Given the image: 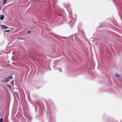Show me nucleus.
<instances>
[{"instance_id":"obj_1","label":"nucleus","mask_w":122,"mask_h":122,"mask_svg":"<svg viewBox=\"0 0 122 122\" xmlns=\"http://www.w3.org/2000/svg\"><path fill=\"white\" fill-rule=\"evenodd\" d=\"M0 27L2 29H6L8 27L5 25H1Z\"/></svg>"},{"instance_id":"obj_2","label":"nucleus","mask_w":122,"mask_h":122,"mask_svg":"<svg viewBox=\"0 0 122 122\" xmlns=\"http://www.w3.org/2000/svg\"><path fill=\"white\" fill-rule=\"evenodd\" d=\"M12 76H10L9 77H8L7 78H6L5 79L6 81V82L8 81H9L10 79H12Z\"/></svg>"},{"instance_id":"obj_3","label":"nucleus","mask_w":122,"mask_h":122,"mask_svg":"<svg viewBox=\"0 0 122 122\" xmlns=\"http://www.w3.org/2000/svg\"><path fill=\"white\" fill-rule=\"evenodd\" d=\"M115 76L117 78H120V76L118 74H115Z\"/></svg>"},{"instance_id":"obj_4","label":"nucleus","mask_w":122,"mask_h":122,"mask_svg":"<svg viewBox=\"0 0 122 122\" xmlns=\"http://www.w3.org/2000/svg\"><path fill=\"white\" fill-rule=\"evenodd\" d=\"M4 18V16L2 15H1L0 16V19L1 20H3Z\"/></svg>"},{"instance_id":"obj_5","label":"nucleus","mask_w":122,"mask_h":122,"mask_svg":"<svg viewBox=\"0 0 122 122\" xmlns=\"http://www.w3.org/2000/svg\"><path fill=\"white\" fill-rule=\"evenodd\" d=\"M7 0H3V5H4L6 2Z\"/></svg>"},{"instance_id":"obj_6","label":"nucleus","mask_w":122,"mask_h":122,"mask_svg":"<svg viewBox=\"0 0 122 122\" xmlns=\"http://www.w3.org/2000/svg\"><path fill=\"white\" fill-rule=\"evenodd\" d=\"M1 82H6V80H1Z\"/></svg>"},{"instance_id":"obj_7","label":"nucleus","mask_w":122,"mask_h":122,"mask_svg":"<svg viewBox=\"0 0 122 122\" xmlns=\"http://www.w3.org/2000/svg\"><path fill=\"white\" fill-rule=\"evenodd\" d=\"M7 87H9L10 89H11V87H10V85H7Z\"/></svg>"},{"instance_id":"obj_8","label":"nucleus","mask_w":122,"mask_h":122,"mask_svg":"<svg viewBox=\"0 0 122 122\" xmlns=\"http://www.w3.org/2000/svg\"><path fill=\"white\" fill-rule=\"evenodd\" d=\"M2 118H1L0 119V122H2Z\"/></svg>"},{"instance_id":"obj_9","label":"nucleus","mask_w":122,"mask_h":122,"mask_svg":"<svg viewBox=\"0 0 122 122\" xmlns=\"http://www.w3.org/2000/svg\"><path fill=\"white\" fill-rule=\"evenodd\" d=\"M15 94L16 96V97H17L18 96V94L17 93H15Z\"/></svg>"},{"instance_id":"obj_10","label":"nucleus","mask_w":122,"mask_h":122,"mask_svg":"<svg viewBox=\"0 0 122 122\" xmlns=\"http://www.w3.org/2000/svg\"><path fill=\"white\" fill-rule=\"evenodd\" d=\"M4 31L5 32H9L10 31L9 30H5Z\"/></svg>"},{"instance_id":"obj_11","label":"nucleus","mask_w":122,"mask_h":122,"mask_svg":"<svg viewBox=\"0 0 122 122\" xmlns=\"http://www.w3.org/2000/svg\"><path fill=\"white\" fill-rule=\"evenodd\" d=\"M28 33H30V31H28Z\"/></svg>"}]
</instances>
